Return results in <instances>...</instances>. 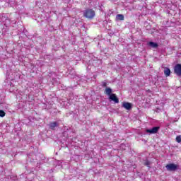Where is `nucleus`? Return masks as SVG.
<instances>
[{
  "mask_svg": "<svg viewBox=\"0 0 181 181\" xmlns=\"http://www.w3.org/2000/svg\"><path fill=\"white\" fill-rule=\"evenodd\" d=\"M174 71L177 76H181V64L175 65L174 68Z\"/></svg>",
  "mask_w": 181,
  "mask_h": 181,
  "instance_id": "20e7f679",
  "label": "nucleus"
},
{
  "mask_svg": "<svg viewBox=\"0 0 181 181\" xmlns=\"http://www.w3.org/2000/svg\"><path fill=\"white\" fill-rule=\"evenodd\" d=\"M122 107L125 108V110H131L132 108V104L129 103L124 102L122 104Z\"/></svg>",
  "mask_w": 181,
  "mask_h": 181,
  "instance_id": "423d86ee",
  "label": "nucleus"
},
{
  "mask_svg": "<svg viewBox=\"0 0 181 181\" xmlns=\"http://www.w3.org/2000/svg\"><path fill=\"white\" fill-rule=\"evenodd\" d=\"M167 170H169L170 172H173L177 169V165L174 163L168 164L165 166Z\"/></svg>",
  "mask_w": 181,
  "mask_h": 181,
  "instance_id": "f03ea898",
  "label": "nucleus"
},
{
  "mask_svg": "<svg viewBox=\"0 0 181 181\" xmlns=\"http://www.w3.org/2000/svg\"><path fill=\"white\" fill-rule=\"evenodd\" d=\"M176 141L178 142V143L181 142V135L177 136Z\"/></svg>",
  "mask_w": 181,
  "mask_h": 181,
  "instance_id": "ddd939ff",
  "label": "nucleus"
},
{
  "mask_svg": "<svg viewBox=\"0 0 181 181\" xmlns=\"http://www.w3.org/2000/svg\"><path fill=\"white\" fill-rule=\"evenodd\" d=\"M56 127H57V122H54L50 124L51 129H54L56 128Z\"/></svg>",
  "mask_w": 181,
  "mask_h": 181,
  "instance_id": "9b49d317",
  "label": "nucleus"
},
{
  "mask_svg": "<svg viewBox=\"0 0 181 181\" xmlns=\"http://www.w3.org/2000/svg\"><path fill=\"white\" fill-rule=\"evenodd\" d=\"M109 98H110V100H112V101H114V103H115L116 104H118V103H119L118 98H117V95H115V94H114V93H112L109 96Z\"/></svg>",
  "mask_w": 181,
  "mask_h": 181,
  "instance_id": "39448f33",
  "label": "nucleus"
},
{
  "mask_svg": "<svg viewBox=\"0 0 181 181\" xmlns=\"http://www.w3.org/2000/svg\"><path fill=\"white\" fill-rule=\"evenodd\" d=\"M116 20L117 21H124V15L122 14H118L116 16Z\"/></svg>",
  "mask_w": 181,
  "mask_h": 181,
  "instance_id": "1a4fd4ad",
  "label": "nucleus"
},
{
  "mask_svg": "<svg viewBox=\"0 0 181 181\" xmlns=\"http://www.w3.org/2000/svg\"><path fill=\"white\" fill-rule=\"evenodd\" d=\"M164 74L166 77L170 76V69H169V68H165L164 70Z\"/></svg>",
  "mask_w": 181,
  "mask_h": 181,
  "instance_id": "6e6552de",
  "label": "nucleus"
},
{
  "mask_svg": "<svg viewBox=\"0 0 181 181\" xmlns=\"http://www.w3.org/2000/svg\"><path fill=\"white\" fill-rule=\"evenodd\" d=\"M105 94H107V95H111V93H112V90L111 89V88H106L105 90Z\"/></svg>",
  "mask_w": 181,
  "mask_h": 181,
  "instance_id": "0eeeda50",
  "label": "nucleus"
},
{
  "mask_svg": "<svg viewBox=\"0 0 181 181\" xmlns=\"http://www.w3.org/2000/svg\"><path fill=\"white\" fill-rule=\"evenodd\" d=\"M6 115V113H5V112L4 110H0V117L1 118H4V117H5Z\"/></svg>",
  "mask_w": 181,
  "mask_h": 181,
  "instance_id": "f8f14e48",
  "label": "nucleus"
},
{
  "mask_svg": "<svg viewBox=\"0 0 181 181\" xmlns=\"http://www.w3.org/2000/svg\"><path fill=\"white\" fill-rule=\"evenodd\" d=\"M83 16L88 19H93V18L95 16V11H94L93 9L85 10L83 12Z\"/></svg>",
  "mask_w": 181,
  "mask_h": 181,
  "instance_id": "f257e3e1",
  "label": "nucleus"
},
{
  "mask_svg": "<svg viewBox=\"0 0 181 181\" xmlns=\"http://www.w3.org/2000/svg\"><path fill=\"white\" fill-rule=\"evenodd\" d=\"M122 146H124V144H122Z\"/></svg>",
  "mask_w": 181,
  "mask_h": 181,
  "instance_id": "2eb2a0df",
  "label": "nucleus"
},
{
  "mask_svg": "<svg viewBox=\"0 0 181 181\" xmlns=\"http://www.w3.org/2000/svg\"><path fill=\"white\" fill-rule=\"evenodd\" d=\"M148 46H151V47H153L155 49L158 47V44L156 42H148Z\"/></svg>",
  "mask_w": 181,
  "mask_h": 181,
  "instance_id": "9d476101",
  "label": "nucleus"
},
{
  "mask_svg": "<svg viewBox=\"0 0 181 181\" xmlns=\"http://www.w3.org/2000/svg\"><path fill=\"white\" fill-rule=\"evenodd\" d=\"M159 131V127H153L152 129H146V132L147 134H156V132H158Z\"/></svg>",
  "mask_w": 181,
  "mask_h": 181,
  "instance_id": "7ed1b4c3",
  "label": "nucleus"
},
{
  "mask_svg": "<svg viewBox=\"0 0 181 181\" xmlns=\"http://www.w3.org/2000/svg\"><path fill=\"white\" fill-rule=\"evenodd\" d=\"M103 86V87H107V83H104Z\"/></svg>",
  "mask_w": 181,
  "mask_h": 181,
  "instance_id": "4468645a",
  "label": "nucleus"
}]
</instances>
